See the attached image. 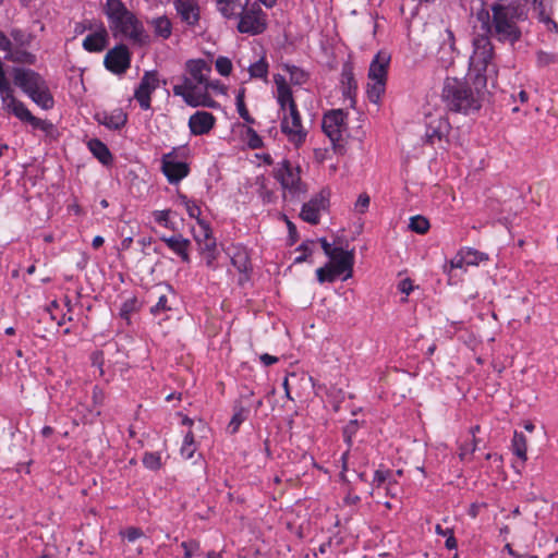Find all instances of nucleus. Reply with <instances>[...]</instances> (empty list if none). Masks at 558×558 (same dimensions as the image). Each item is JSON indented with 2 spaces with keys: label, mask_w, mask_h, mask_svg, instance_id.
Returning <instances> with one entry per match:
<instances>
[{
  "label": "nucleus",
  "mask_w": 558,
  "mask_h": 558,
  "mask_svg": "<svg viewBox=\"0 0 558 558\" xmlns=\"http://www.w3.org/2000/svg\"><path fill=\"white\" fill-rule=\"evenodd\" d=\"M104 64L107 70L114 74H123L130 68L131 53L123 44L117 45L105 56Z\"/></svg>",
  "instance_id": "ddd939ff"
},
{
  "label": "nucleus",
  "mask_w": 558,
  "mask_h": 558,
  "mask_svg": "<svg viewBox=\"0 0 558 558\" xmlns=\"http://www.w3.org/2000/svg\"><path fill=\"white\" fill-rule=\"evenodd\" d=\"M369 196L366 193L360 194L355 202V210L361 214H364L369 206Z\"/></svg>",
  "instance_id": "6e6d98bb"
},
{
  "label": "nucleus",
  "mask_w": 558,
  "mask_h": 558,
  "mask_svg": "<svg viewBox=\"0 0 558 558\" xmlns=\"http://www.w3.org/2000/svg\"><path fill=\"white\" fill-rule=\"evenodd\" d=\"M247 415L248 410L244 409L243 407L235 408L234 414L232 415V418L228 426L231 434L238 432L240 425L247 418Z\"/></svg>",
  "instance_id": "58836bf2"
},
{
  "label": "nucleus",
  "mask_w": 558,
  "mask_h": 558,
  "mask_svg": "<svg viewBox=\"0 0 558 558\" xmlns=\"http://www.w3.org/2000/svg\"><path fill=\"white\" fill-rule=\"evenodd\" d=\"M123 541L134 544L137 539L145 537L142 529L135 526H128L119 532Z\"/></svg>",
  "instance_id": "ea45409f"
},
{
  "label": "nucleus",
  "mask_w": 558,
  "mask_h": 558,
  "mask_svg": "<svg viewBox=\"0 0 558 558\" xmlns=\"http://www.w3.org/2000/svg\"><path fill=\"white\" fill-rule=\"evenodd\" d=\"M486 75L476 74L473 78L474 88L468 82L458 78H446L441 98L448 110L469 113L482 106V94L486 87Z\"/></svg>",
  "instance_id": "f03ea898"
},
{
  "label": "nucleus",
  "mask_w": 558,
  "mask_h": 558,
  "mask_svg": "<svg viewBox=\"0 0 558 558\" xmlns=\"http://www.w3.org/2000/svg\"><path fill=\"white\" fill-rule=\"evenodd\" d=\"M186 105L191 107H207V108H216L218 106L217 101L211 98L208 93V89L202 90L196 97L190 96L186 98Z\"/></svg>",
  "instance_id": "7c9ffc66"
},
{
  "label": "nucleus",
  "mask_w": 558,
  "mask_h": 558,
  "mask_svg": "<svg viewBox=\"0 0 558 558\" xmlns=\"http://www.w3.org/2000/svg\"><path fill=\"white\" fill-rule=\"evenodd\" d=\"M170 209L154 211L155 221L166 228L173 229V223L170 221Z\"/></svg>",
  "instance_id": "3c124183"
},
{
  "label": "nucleus",
  "mask_w": 558,
  "mask_h": 558,
  "mask_svg": "<svg viewBox=\"0 0 558 558\" xmlns=\"http://www.w3.org/2000/svg\"><path fill=\"white\" fill-rule=\"evenodd\" d=\"M494 58V46L490 36L478 34L473 38V53L470 58L471 71L476 74L485 75Z\"/></svg>",
  "instance_id": "0eeeda50"
},
{
  "label": "nucleus",
  "mask_w": 558,
  "mask_h": 558,
  "mask_svg": "<svg viewBox=\"0 0 558 558\" xmlns=\"http://www.w3.org/2000/svg\"><path fill=\"white\" fill-rule=\"evenodd\" d=\"M14 84L19 86L26 95L41 86L45 81L35 71L24 68H14Z\"/></svg>",
  "instance_id": "dca6fc26"
},
{
  "label": "nucleus",
  "mask_w": 558,
  "mask_h": 558,
  "mask_svg": "<svg viewBox=\"0 0 558 558\" xmlns=\"http://www.w3.org/2000/svg\"><path fill=\"white\" fill-rule=\"evenodd\" d=\"M232 264L238 268L240 272H245L250 268L248 257L245 253L235 254L232 257Z\"/></svg>",
  "instance_id": "8fccbe9b"
},
{
  "label": "nucleus",
  "mask_w": 558,
  "mask_h": 558,
  "mask_svg": "<svg viewBox=\"0 0 558 558\" xmlns=\"http://www.w3.org/2000/svg\"><path fill=\"white\" fill-rule=\"evenodd\" d=\"M168 299L165 294L158 298V302L150 307V313L154 315L160 314L161 312L169 311L170 307L167 305Z\"/></svg>",
  "instance_id": "864d4df0"
},
{
  "label": "nucleus",
  "mask_w": 558,
  "mask_h": 558,
  "mask_svg": "<svg viewBox=\"0 0 558 558\" xmlns=\"http://www.w3.org/2000/svg\"><path fill=\"white\" fill-rule=\"evenodd\" d=\"M108 32L101 26L97 32L86 36L83 40V48L88 52H100L108 45Z\"/></svg>",
  "instance_id": "5701e85b"
},
{
  "label": "nucleus",
  "mask_w": 558,
  "mask_h": 558,
  "mask_svg": "<svg viewBox=\"0 0 558 558\" xmlns=\"http://www.w3.org/2000/svg\"><path fill=\"white\" fill-rule=\"evenodd\" d=\"M247 135H248V145L251 148L257 149V148L262 147L263 142H262L260 136L256 133V131H254L253 129L250 128L247 130Z\"/></svg>",
  "instance_id": "13d9d810"
},
{
  "label": "nucleus",
  "mask_w": 558,
  "mask_h": 558,
  "mask_svg": "<svg viewBox=\"0 0 558 558\" xmlns=\"http://www.w3.org/2000/svg\"><path fill=\"white\" fill-rule=\"evenodd\" d=\"M217 10L226 17H236L248 5V0H216Z\"/></svg>",
  "instance_id": "b1692460"
},
{
  "label": "nucleus",
  "mask_w": 558,
  "mask_h": 558,
  "mask_svg": "<svg viewBox=\"0 0 558 558\" xmlns=\"http://www.w3.org/2000/svg\"><path fill=\"white\" fill-rule=\"evenodd\" d=\"M275 178L280 182L283 189L294 194L305 192V187L301 181L300 167H294L288 159H283L275 168Z\"/></svg>",
  "instance_id": "9b49d317"
},
{
  "label": "nucleus",
  "mask_w": 558,
  "mask_h": 558,
  "mask_svg": "<svg viewBox=\"0 0 558 558\" xmlns=\"http://www.w3.org/2000/svg\"><path fill=\"white\" fill-rule=\"evenodd\" d=\"M345 117L347 114L342 109H335L324 114L322 128L333 145L342 140V133L345 130Z\"/></svg>",
  "instance_id": "f8f14e48"
},
{
  "label": "nucleus",
  "mask_w": 558,
  "mask_h": 558,
  "mask_svg": "<svg viewBox=\"0 0 558 558\" xmlns=\"http://www.w3.org/2000/svg\"><path fill=\"white\" fill-rule=\"evenodd\" d=\"M391 472L390 471H381V470H377L375 472V475H374V483L377 485V487H379L383 483L386 482V480L390 476Z\"/></svg>",
  "instance_id": "e2e57ef3"
},
{
  "label": "nucleus",
  "mask_w": 558,
  "mask_h": 558,
  "mask_svg": "<svg viewBox=\"0 0 558 558\" xmlns=\"http://www.w3.org/2000/svg\"><path fill=\"white\" fill-rule=\"evenodd\" d=\"M151 94L144 87V85H138L135 89L134 98L138 101L141 108L143 110H148L150 108V99Z\"/></svg>",
  "instance_id": "37998d69"
},
{
  "label": "nucleus",
  "mask_w": 558,
  "mask_h": 558,
  "mask_svg": "<svg viewBox=\"0 0 558 558\" xmlns=\"http://www.w3.org/2000/svg\"><path fill=\"white\" fill-rule=\"evenodd\" d=\"M181 81V83L173 85L172 90L175 96L182 97L185 104L189 95L196 97L202 90L206 89V86H202L189 75L182 76Z\"/></svg>",
  "instance_id": "412c9836"
},
{
  "label": "nucleus",
  "mask_w": 558,
  "mask_h": 558,
  "mask_svg": "<svg viewBox=\"0 0 558 558\" xmlns=\"http://www.w3.org/2000/svg\"><path fill=\"white\" fill-rule=\"evenodd\" d=\"M259 360L260 362L265 365V366H270L275 363L278 362V357L274 356V355H270L268 353H264L259 356Z\"/></svg>",
  "instance_id": "774afa93"
},
{
  "label": "nucleus",
  "mask_w": 558,
  "mask_h": 558,
  "mask_svg": "<svg viewBox=\"0 0 558 558\" xmlns=\"http://www.w3.org/2000/svg\"><path fill=\"white\" fill-rule=\"evenodd\" d=\"M534 10L537 12L539 21L545 23L548 29L557 28L556 22L551 20L550 16L546 13L545 7L542 1L537 5H535Z\"/></svg>",
  "instance_id": "49530a36"
},
{
  "label": "nucleus",
  "mask_w": 558,
  "mask_h": 558,
  "mask_svg": "<svg viewBox=\"0 0 558 558\" xmlns=\"http://www.w3.org/2000/svg\"><path fill=\"white\" fill-rule=\"evenodd\" d=\"M137 310V299L131 298L123 302L120 308V316L129 320L130 315Z\"/></svg>",
  "instance_id": "a18cd8bd"
},
{
  "label": "nucleus",
  "mask_w": 558,
  "mask_h": 558,
  "mask_svg": "<svg viewBox=\"0 0 558 558\" xmlns=\"http://www.w3.org/2000/svg\"><path fill=\"white\" fill-rule=\"evenodd\" d=\"M104 13L113 37L124 36L140 45L148 43V35L145 34L143 24L121 0H106Z\"/></svg>",
  "instance_id": "20e7f679"
},
{
  "label": "nucleus",
  "mask_w": 558,
  "mask_h": 558,
  "mask_svg": "<svg viewBox=\"0 0 558 558\" xmlns=\"http://www.w3.org/2000/svg\"><path fill=\"white\" fill-rule=\"evenodd\" d=\"M156 36L167 39L171 36L172 24L167 16H158L150 22Z\"/></svg>",
  "instance_id": "c756f323"
},
{
  "label": "nucleus",
  "mask_w": 558,
  "mask_h": 558,
  "mask_svg": "<svg viewBox=\"0 0 558 558\" xmlns=\"http://www.w3.org/2000/svg\"><path fill=\"white\" fill-rule=\"evenodd\" d=\"M236 17L240 19L238 23V31L240 33L258 35L267 28L266 14L257 3L243 9Z\"/></svg>",
  "instance_id": "9d476101"
},
{
  "label": "nucleus",
  "mask_w": 558,
  "mask_h": 558,
  "mask_svg": "<svg viewBox=\"0 0 558 558\" xmlns=\"http://www.w3.org/2000/svg\"><path fill=\"white\" fill-rule=\"evenodd\" d=\"M161 241H163L167 246L175 253L184 263L190 262L189 247L191 246V242L189 239L183 238L182 234H175L172 236H162Z\"/></svg>",
  "instance_id": "4be33fe9"
},
{
  "label": "nucleus",
  "mask_w": 558,
  "mask_h": 558,
  "mask_svg": "<svg viewBox=\"0 0 558 558\" xmlns=\"http://www.w3.org/2000/svg\"><path fill=\"white\" fill-rule=\"evenodd\" d=\"M181 547L184 549V558H191L194 553L199 549V543L197 541L183 542Z\"/></svg>",
  "instance_id": "5fc2aeb1"
},
{
  "label": "nucleus",
  "mask_w": 558,
  "mask_h": 558,
  "mask_svg": "<svg viewBox=\"0 0 558 558\" xmlns=\"http://www.w3.org/2000/svg\"><path fill=\"white\" fill-rule=\"evenodd\" d=\"M445 35H446V37L442 40V45L444 46L448 45L451 50H454V41L456 40H454L453 32L451 29L447 28L445 31Z\"/></svg>",
  "instance_id": "69168bd1"
},
{
  "label": "nucleus",
  "mask_w": 558,
  "mask_h": 558,
  "mask_svg": "<svg viewBox=\"0 0 558 558\" xmlns=\"http://www.w3.org/2000/svg\"><path fill=\"white\" fill-rule=\"evenodd\" d=\"M399 290L407 295L410 294L413 290L412 281L409 278L401 280L399 283Z\"/></svg>",
  "instance_id": "338daca9"
},
{
  "label": "nucleus",
  "mask_w": 558,
  "mask_h": 558,
  "mask_svg": "<svg viewBox=\"0 0 558 558\" xmlns=\"http://www.w3.org/2000/svg\"><path fill=\"white\" fill-rule=\"evenodd\" d=\"M327 206L328 195L322 191L303 205L300 217L311 225H317L319 222L320 211L326 209Z\"/></svg>",
  "instance_id": "2eb2a0df"
},
{
  "label": "nucleus",
  "mask_w": 558,
  "mask_h": 558,
  "mask_svg": "<svg viewBox=\"0 0 558 558\" xmlns=\"http://www.w3.org/2000/svg\"><path fill=\"white\" fill-rule=\"evenodd\" d=\"M215 66L222 76H228L232 71V62L227 57H219L215 62Z\"/></svg>",
  "instance_id": "de8ad7c7"
},
{
  "label": "nucleus",
  "mask_w": 558,
  "mask_h": 558,
  "mask_svg": "<svg viewBox=\"0 0 558 558\" xmlns=\"http://www.w3.org/2000/svg\"><path fill=\"white\" fill-rule=\"evenodd\" d=\"M482 31L501 43L515 44L521 39L522 32L518 22L523 20V12L519 7L494 2L489 10L482 9L476 13Z\"/></svg>",
  "instance_id": "f257e3e1"
},
{
  "label": "nucleus",
  "mask_w": 558,
  "mask_h": 558,
  "mask_svg": "<svg viewBox=\"0 0 558 558\" xmlns=\"http://www.w3.org/2000/svg\"><path fill=\"white\" fill-rule=\"evenodd\" d=\"M476 450V441L473 440L470 444H463L460 447L459 457L461 460H464L469 454H472Z\"/></svg>",
  "instance_id": "052dcab7"
},
{
  "label": "nucleus",
  "mask_w": 558,
  "mask_h": 558,
  "mask_svg": "<svg viewBox=\"0 0 558 558\" xmlns=\"http://www.w3.org/2000/svg\"><path fill=\"white\" fill-rule=\"evenodd\" d=\"M314 241L303 242L296 250L302 252V255L295 257L294 263L300 264L307 259L308 256L313 254L312 245Z\"/></svg>",
  "instance_id": "603ef678"
},
{
  "label": "nucleus",
  "mask_w": 558,
  "mask_h": 558,
  "mask_svg": "<svg viewBox=\"0 0 558 558\" xmlns=\"http://www.w3.org/2000/svg\"><path fill=\"white\" fill-rule=\"evenodd\" d=\"M128 121L126 114L122 109H116L110 113H104L99 122L111 130H119L125 125Z\"/></svg>",
  "instance_id": "bb28decb"
},
{
  "label": "nucleus",
  "mask_w": 558,
  "mask_h": 558,
  "mask_svg": "<svg viewBox=\"0 0 558 558\" xmlns=\"http://www.w3.org/2000/svg\"><path fill=\"white\" fill-rule=\"evenodd\" d=\"M186 72L189 76L195 80V82L202 86H206V89L214 87L213 83L208 80L211 68L205 60H189L186 62Z\"/></svg>",
  "instance_id": "6ab92c4d"
},
{
  "label": "nucleus",
  "mask_w": 558,
  "mask_h": 558,
  "mask_svg": "<svg viewBox=\"0 0 558 558\" xmlns=\"http://www.w3.org/2000/svg\"><path fill=\"white\" fill-rule=\"evenodd\" d=\"M161 170L171 184L179 183L182 179L187 177L190 172L186 162L177 160L175 150L162 156Z\"/></svg>",
  "instance_id": "4468645a"
},
{
  "label": "nucleus",
  "mask_w": 558,
  "mask_h": 558,
  "mask_svg": "<svg viewBox=\"0 0 558 558\" xmlns=\"http://www.w3.org/2000/svg\"><path fill=\"white\" fill-rule=\"evenodd\" d=\"M450 131V124L446 118L439 117L429 122L425 133V142L433 145L436 141L446 138Z\"/></svg>",
  "instance_id": "aec40b11"
},
{
  "label": "nucleus",
  "mask_w": 558,
  "mask_h": 558,
  "mask_svg": "<svg viewBox=\"0 0 558 558\" xmlns=\"http://www.w3.org/2000/svg\"><path fill=\"white\" fill-rule=\"evenodd\" d=\"M185 209H186V211H187V214H189V216H190L191 218H195V219H197V221H198V220H201V219H199L201 208H199V206H198L194 201H192V202H191V203L185 207Z\"/></svg>",
  "instance_id": "0e129e2a"
},
{
  "label": "nucleus",
  "mask_w": 558,
  "mask_h": 558,
  "mask_svg": "<svg viewBox=\"0 0 558 558\" xmlns=\"http://www.w3.org/2000/svg\"><path fill=\"white\" fill-rule=\"evenodd\" d=\"M216 123V118L208 111H196L189 119V129L193 135H204L209 133Z\"/></svg>",
  "instance_id": "f3484780"
},
{
  "label": "nucleus",
  "mask_w": 558,
  "mask_h": 558,
  "mask_svg": "<svg viewBox=\"0 0 558 558\" xmlns=\"http://www.w3.org/2000/svg\"><path fill=\"white\" fill-rule=\"evenodd\" d=\"M389 61L390 56L380 51L375 56L369 65L367 97L374 104H377L385 93Z\"/></svg>",
  "instance_id": "423d86ee"
},
{
  "label": "nucleus",
  "mask_w": 558,
  "mask_h": 558,
  "mask_svg": "<svg viewBox=\"0 0 558 558\" xmlns=\"http://www.w3.org/2000/svg\"><path fill=\"white\" fill-rule=\"evenodd\" d=\"M341 84H342V94L349 99L350 106L353 107L355 104L354 94L356 89V82L354 78V74L352 69L348 65H344L341 72Z\"/></svg>",
  "instance_id": "a878e982"
},
{
  "label": "nucleus",
  "mask_w": 558,
  "mask_h": 558,
  "mask_svg": "<svg viewBox=\"0 0 558 558\" xmlns=\"http://www.w3.org/2000/svg\"><path fill=\"white\" fill-rule=\"evenodd\" d=\"M88 148L92 154L102 163L109 165L112 161V155L105 143L98 138H93L88 142Z\"/></svg>",
  "instance_id": "cd10ccee"
},
{
  "label": "nucleus",
  "mask_w": 558,
  "mask_h": 558,
  "mask_svg": "<svg viewBox=\"0 0 558 558\" xmlns=\"http://www.w3.org/2000/svg\"><path fill=\"white\" fill-rule=\"evenodd\" d=\"M354 253H344V256L332 259L324 267L316 270L317 280L319 283L333 282L341 275L343 280H347L353 275Z\"/></svg>",
  "instance_id": "6e6552de"
},
{
  "label": "nucleus",
  "mask_w": 558,
  "mask_h": 558,
  "mask_svg": "<svg viewBox=\"0 0 558 558\" xmlns=\"http://www.w3.org/2000/svg\"><path fill=\"white\" fill-rule=\"evenodd\" d=\"M0 96L2 99V104L4 109L9 112L13 113L17 119L22 122L29 123L33 119L32 112L26 108V106L17 100L13 95V89L10 85V82L5 77V72L3 69V63L0 60Z\"/></svg>",
  "instance_id": "1a4fd4ad"
},
{
  "label": "nucleus",
  "mask_w": 558,
  "mask_h": 558,
  "mask_svg": "<svg viewBox=\"0 0 558 558\" xmlns=\"http://www.w3.org/2000/svg\"><path fill=\"white\" fill-rule=\"evenodd\" d=\"M198 225L201 227V233L195 236L198 245L201 247V252H217V244L215 238L211 235V230L204 220H198Z\"/></svg>",
  "instance_id": "393cba45"
},
{
  "label": "nucleus",
  "mask_w": 558,
  "mask_h": 558,
  "mask_svg": "<svg viewBox=\"0 0 558 558\" xmlns=\"http://www.w3.org/2000/svg\"><path fill=\"white\" fill-rule=\"evenodd\" d=\"M143 464L150 470H158L161 466L160 456L155 452H146L143 457Z\"/></svg>",
  "instance_id": "09e8293b"
},
{
  "label": "nucleus",
  "mask_w": 558,
  "mask_h": 558,
  "mask_svg": "<svg viewBox=\"0 0 558 558\" xmlns=\"http://www.w3.org/2000/svg\"><path fill=\"white\" fill-rule=\"evenodd\" d=\"M28 96L34 102L44 109H49L53 106V98L49 93L46 83L31 92Z\"/></svg>",
  "instance_id": "c85d7f7f"
},
{
  "label": "nucleus",
  "mask_w": 558,
  "mask_h": 558,
  "mask_svg": "<svg viewBox=\"0 0 558 558\" xmlns=\"http://www.w3.org/2000/svg\"><path fill=\"white\" fill-rule=\"evenodd\" d=\"M141 85H144L150 94H153L159 85V78L157 71H147L141 78Z\"/></svg>",
  "instance_id": "a19ab883"
},
{
  "label": "nucleus",
  "mask_w": 558,
  "mask_h": 558,
  "mask_svg": "<svg viewBox=\"0 0 558 558\" xmlns=\"http://www.w3.org/2000/svg\"><path fill=\"white\" fill-rule=\"evenodd\" d=\"M244 94H245V89L242 88L239 90L236 97H235V105H236V109H238V112H239V116L246 122V123H250V124H253L255 121L254 119L251 117V114L248 113V110L245 106V102H244Z\"/></svg>",
  "instance_id": "e433bc0d"
},
{
  "label": "nucleus",
  "mask_w": 558,
  "mask_h": 558,
  "mask_svg": "<svg viewBox=\"0 0 558 558\" xmlns=\"http://www.w3.org/2000/svg\"><path fill=\"white\" fill-rule=\"evenodd\" d=\"M513 453L523 462L526 461V438L522 433L514 432L512 438Z\"/></svg>",
  "instance_id": "473e14b6"
},
{
  "label": "nucleus",
  "mask_w": 558,
  "mask_h": 558,
  "mask_svg": "<svg viewBox=\"0 0 558 558\" xmlns=\"http://www.w3.org/2000/svg\"><path fill=\"white\" fill-rule=\"evenodd\" d=\"M195 450L194 435L192 432H189L184 437L183 445L181 447V454L185 459H191L193 458Z\"/></svg>",
  "instance_id": "c03bdc74"
},
{
  "label": "nucleus",
  "mask_w": 558,
  "mask_h": 558,
  "mask_svg": "<svg viewBox=\"0 0 558 558\" xmlns=\"http://www.w3.org/2000/svg\"><path fill=\"white\" fill-rule=\"evenodd\" d=\"M250 76L253 78L266 80L268 74V63L265 58H260L258 61L252 63L248 66Z\"/></svg>",
  "instance_id": "f704fd0d"
},
{
  "label": "nucleus",
  "mask_w": 558,
  "mask_h": 558,
  "mask_svg": "<svg viewBox=\"0 0 558 558\" xmlns=\"http://www.w3.org/2000/svg\"><path fill=\"white\" fill-rule=\"evenodd\" d=\"M284 70L290 74V81L295 85H302L307 81V73L299 66L286 64Z\"/></svg>",
  "instance_id": "c9c22d12"
},
{
  "label": "nucleus",
  "mask_w": 558,
  "mask_h": 558,
  "mask_svg": "<svg viewBox=\"0 0 558 558\" xmlns=\"http://www.w3.org/2000/svg\"><path fill=\"white\" fill-rule=\"evenodd\" d=\"M319 243L324 253L332 260L344 256V253H354L353 251H344L342 247H332L326 238H320Z\"/></svg>",
  "instance_id": "4c0bfd02"
},
{
  "label": "nucleus",
  "mask_w": 558,
  "mask_h": 558,
  "mask_svg": "<svg viewBox=\"0 0 558 558\" xmlns=\"http://www.w3.org/2000/svg\"><path fill=\"white\" fill-rule=\"evenodd\" d=\"M465 255L463 253V250H460L459 253L450 260L449 264V271L456 268H463L466 266V262H464Z\"/></svg>",
  "instance_id": "4d7b16f0"
},
{
  "label": "nucleus",
  "mask_w": 558,
  "mask_h": 558,
  "mask_svg": "<svg viewBox=\"0 0 558 558\" xmlns=\"http://www.w3.org/2000/svg\"><path fill=\"white\" fill-rule=\"evenodd\" d=\"M553 62H555V56L554 54H550V53H547V52H544V51H538L537 52V63H538V65L545 66V65H548V64H550Z\"/></svg>",
  "instance_id": "680f3d73"
},
{
  "label": "nucleus",
  "mask_w": 558,
  "mask_h": 558,
  "mask_svg": "<svg viewBox=\"0 0 558 558\" xmlns=\"http://www.w3.org/2000/svg\"><path fill=\"white\" fill-rule=\"evenodd\" d=\"M29 124L34 129L41 130L46 136L50 138H57L59 135L57 128L48 120H43L37 117H33V119L29 121Z\"/></svg>",
  "instance_id": "2f4dec72"
},
{
  "label": "nucleus",
  "mask_w": 558,
  "mask_h": 558,
  "mask_svg": "<svg viewBox=\"0 0 558 558\" xmlns=\"http://www.w3.org/2000/svg\"><path fill=\"white\" fill-rule=\"evenodd\" d=\"M356 428H357V421L356 420L350 421V423L348 425H345V427L343 428L344 440L349 445L351 444L352 436L356 432Z\"/></svg>",
  "instance_id": "bf43d9fd"
},
{
  "label": "nucleus",
  "mask_w": 558,
  "mask_h": 558,
  "mask_svg": "<svg viewBox=\"0 0 558 558\" xmlns=\"http://www.w3.org/2000/svg\"><path fill=\"white\" fill-rule=\"evenodd\" d=\"M462 250L465 255L464 262H466V266H477L480 263L488 260V255L486 253L470 247Z\"/></svg>",
  "instance_id": "72a5a7b5"
},
{
  "label": "nucleus",
  "mask_w": 558,
  "mask_h": 558,
  "mask_svg": "<svg viewBox=\"0 0 558 558\" xmlns=\"http://www.w3.org/2000/svg\"><path fill=\"white\" fill-rule=\"evenodd\" d=\"M277 86V100L280 105L281 132L288 137L294 146H300L305 142L306 131L302 125L300 112L292 96V90L286 78L281 74L274 76Z\"/></svg>",
  "instance_id": "7ed1b4c3"
},
{
  "label": "nucleus",
  "mask_w": 558,
  "mask_h": 558,
  "mask_svg": "<svg viewBox=\"0 0 558 558\" xmlns=\"http://www.w3.org/2000/svg\"><path fill=\"white\" fill-rule=\"evenodd\" d=\"M33 35L20 28H12L9 35L0 31V50L4 51V59L13 63L33 65L36 56L28 51Z\"/></svg>",
  "instance_id": "39448f33"
},
{
  "label": "nucleus",
  "mask_w": 558,
  "mask_h": 558,
  "mask_svg": "<svg viewBox=\"0 0 558 558\" xmlns=\"http://www.w3.org/2000/svg\"><path fill=\"white\" fill-rule=\"evenodd\" d=\"M409 228L413 232H416L418 234H424L429 229V221L425 217H423L421 215L413 216L410 219Z\"/></svg>",
  "instance_id": "79ce46f5"
},
{
  "label": "nucleus",
  "mask_w": 558,
  "mask_h": 558,
  "mask_svg": "<svg viewBox=\"0 0 558 558\" xmlns=\"http://www.w3.org/2000/svg\"><path fill=\"white\" fill-rule=\"evenodd\" d=\"M173 5L181 21L190 26L199 22V7L197 0H173Z\"/></svg>",
  "instance_id": "a211bd4d"
}]
</instances>
